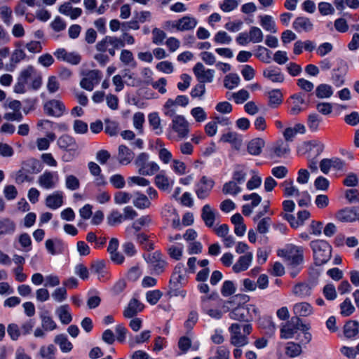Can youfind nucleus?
Returning a JSON list of instances; mask_svg holds the SVG:
<instances>
[{
  "label": "nucleus",
  "mask_w": 359,
  "mask_h": 359,
  "mask_svg": "<svg viewBox=\"0 0 359 359\" xmlns=\"http://www.w3.org/2000/svg\"><path fill=\"white\" fill-rule=\"evenodd\" d=\"M241 191V188L235 182V181H229L226 182L222 187V192L224 194H231L236 196Z\"/></svg>",
  "instance_id": "8fccbe9b"
},
{
  "label": "nucleus",
  "mask_w": 359,
  "mask_h": 359,
  "mask_svg": "<svg viewBox=\"0 0 359 359\" xmlns=\"http://www.w3.org/2000/svg\"><path fill=\"white\" fill-rule=\"evenodd\" d=\"M90 271L97 276V279L100 282H106L111 277L110 273L106 267V262L104 260H97L92 262Z\"/></svg>",
  "instance_id": "a211bd4d"
},
{
  "label": "nucleus",
  "mask_w": 359,
  "mask_h": 359,
  "mask_svg": "<svg viewBox=\"0 0 359 359\" xmlns=\"http://www.w3.org/2000/svg\"><path fill=\"white\" fill-rule=\"evenodd\" d=\"M63 203V195L61 191H55L53 194L48 196L46 198V205L48 208L55 210L60 208Z\"/></svg>",
  "instance_id": "7c9ffc66"
},
{
  "label": "nucleus",
  "mask_w": 359,
  "mask_h": 359,
  "mask_svg": "<svg viewBox=\"0 0 359 359\" xmlns=\"http://www.w3.org/2000/svg\"><path fill=\"white\" fill-rule=\"evenodd\" d=\"M259 326L266 330V333L273 334L276 330V325L271 317L263 318L259 322Z\"/></svg>",
  "instance_id": "69168bd1"
},
{
  "label": "nucleus",
  "mask_w": 359,
  "mask_h": 359,
  "mask_svg": "<svg viewBox=\"0 0 359 359\" xmlns=\"http://www.w3.org/2000/svg\"><path fill=\"white\" fill-rule=\"evenodd\" d=\"M55 313L60 322L64 325H68L72 320V316L70 313V308L68 304H64L57 308Z\"/></svg>",
  "instance_id": "473e14b6"
},
{
  "label": "nucleus",
  "mask_w": 359,
  "mask_h": 359,
  "mask_svg": "<svg viewBox=\"0 0 359 359\" xmlns=\"http://www.w3.org/2000/svg\"><path fill=\"white\" fill-rule=\"evenodd\" d=\"M273 151L278 157H283L290 152V147L287 142H278L273 148Z\"/></svg>",
  "instance_id": "864d4df0"
},
{
  "label": "nucleus",
  "mask_w": 359,
  "mask_h": 359,
  "mask_svg": "<svg viewBox=\"0 0 359 359\" xmlns=\"http://www.w3.org/2000/svg\"><path fill=\"white\" fill-rule=\"evenodd\" d=\"M321 118L317 114H309L307 119V126L311 132H316L319 128Z\"/></svg>",
  "instance_id": "4d7b16f0"
},
{
  "label": "nucleus",
  "mask_w": 359,
  "mask_h": 359,
  "mask_svg": "<svg viewBox=\"0 0 359 359\" xmlns=\"http://www.w3.org/2000/svg\"><path fill=\"white\" fill-rule=\"evenodd\" d=\"M197 24L198 21L195 18L186 15L172 22V28L180 32L189 31L194 29Z\"/></svg>",
  "instance_id": "aec40b11"
},
{
  "label": "nucleus",
  "mask_w": 359,
  "mask_h": 359,
  "mask_svg": "<svg viewBox=\"0 0 359 359\" xmlns=\"http://www.w3.org/2000/svg\"><path fill=\"white\" fill-rule=\"evenodd\" d=\"M323 294L328 301H333L337 297L335 286L331 283L327 284L324 286L323 288Z\"/></svg>",
  "instance_id": "0e129e2a"
},
{
  "label": "nucleus",
  "mask_w": 359,
  "mask_h": 359,
  "mask_svg": "<svg viewBox=\"0 0 359 359\" xmlns=\"http://www.w3.org/2000/svg\"><path fill=\"white\" fill-rule=\"evenodd\" d=\"M54 55L59 60L65 61L74 65L80 63L81 57L79 54L75 52H67L65 48H58L55 53Z\"/></svg>",
  "instance_id": "4be33fe9"
},
{
  "label": "nucleus",
  "mask_w": 359,
  "mask_h": 359,
  "mask_svg": "<svg viewBox=\"0 0 359 359\" xmlns=\"http://www.w3.org/2000/svg\"><path fill=\"white\" fill-rule=\"evenodd\" d=\"M144 305L137 299H132L128 306L123 311V316L125 318H130L135 316L138 312L143 310Z\"/></svg>",
  "instance_id": "bb28decb"
},
{
  "label": "nucleus",
  "mask_w": 359,
  "mask_h": 359,
  "mask_svg": "<svg viewBox=\"0 0 359 359\" xmlns=\"http://www.w3.org/2000/svg\"><path fill=\"white\" fill-rule=\"evenodd\" d=\"M125 46V41L121 38L114 36H105L102 40L99 41L95 48L101 53L108 52L114 57L116 54V50Z\"/></svg>",
  "instance_id": "39448f33"
},
{
  "label": "nucleus",
  "mask_w": 359,
  "mask_h": 359,
  "mask_svg": "<svg viewBox=\"0 0 359 359\" xmlns=\"http://www.w3.org/2000/svg\"><path fill=\"white\" fill-rule=\"evenodd\" d=\"M193 72L199 83H211L214 78V70L206 69L201 62H197L193 68Z\"/></svg>",
  "instance_id": "f3484780"
},
{
  "label": "nucleus",
  "mask_w": 359,
  "mask_h": 359,
  "mask_svg": "<svg viewBox=\"0 0 359 359\" xmlns=\"http://www.w3.org/2000/svg\"><path fill=\"white\" fill-rule=\"evenodd\" d=\"M16 229L15 222L9 218L0 219V237L4 235H12Z\"/></svg>",
  "instance_id": "2f4dec72"
},
{
  "label": "nucleus",
  "mask_w": 359,
  "mask_h": 359,
  "mask_svg": "<svg viewBox=\"0 0 359 359\" xmlns=\"http://www.w3.org/2000/svg\"><path fill=\"white\" fill-rule=\"evenodd\" d=\"M54 341L60 346L62 352L68 353L73 348L72 344L68 340L67 337L65 334H58L55 337Z\"/></svg>",
  "instance_id": "79ce46f5"
},
{
  "label": "nucleus",
  "mask_w": 359,
  "mask_h": 359,
  "mask_svg": "<svg viewBox=\"0 0 359 359\" xmlns=\"http://www.w3.org/2000/svg\"><path fill=\"white\" fill-rule=\"evenodd\" d=\"M146 261L149 264L152 273L156 275L162 273L168 265L167 262L163 259L162 254L158 251L149 254Z\"/></svg>",
  "instance_id": "9b49d317"
},
{
  "label": "nucleus",
  "mask_w": 359,
  "mask_h": 359,
  "mask_svg": "<svg viewBox=\"0 0 359 359\" xmlns=\"http://www.w3.org/2000/svg\"><path fill=\"white\" fill-rule=\"evenodd\" d=\"M168 215H165L166 217H169L167 219L171 222L172 226L174 229L180 228V218L177 211L174 208H169L167 210Z\"/></svg>",
  "instance_id": "5fc2aeb1"
},
{
  "label": "nucleus",
  "mask_w": 359,
  "mask_h": 359,
  "mask_svg": "<svg viewBox=\"0 0 359 359\" xmlns=\"http://www.w3.org/2000/svg\"><path fill=\"white\" fill-rule=\"evenodd\" d=\"M250 41L254 43L262 42L264 38L262 30L257 27H251L249 31Z\"/></svg>",
  "instance_id": "bf43d9fd"
},
{
  "label": "nucleus",
  "mask_w": 359,
  "mask_h": 359,
  "mask_svg": "<svg viewBox=\"0 0 359 359\" xmlns=\"http://www.w3.org/2000/svg\"><path fill=\"white\" fill-rule=\"evenodd\" d=\"M339 306L340 313L344 317L351 316L355 311V307L349 298H346Z\"/></svg>",
  "instance_id": "603ef678"
},
{
  "label": "nucleus",
  "mask_w": 359,
  "mask_h": 359,
  "mask_svg": "<svg viewBox=\"0 0 359 359\" xmlns=\"http://www.w3.org/2000/svg\"><path fill=\"white\" fill-rule=\"evenodd\" d=\"M259 18L260 25L265 30L271 32L272 33L277 32L276 23L271 15H260Z\"/></svg>",
  "instance_id": "c03bdc74"
},
{
  "label": "nucleus",
  "mask_w": 359,
  "mask_h": 359,
  "mask_svg": "<svg viewBox=\"0 0 359 359\" xmlns=\"http://www.w3.org/2000/svg\"><path fill=\"white\" fill-rule=\"evenodd\" d=\"M104 123V132L107 135L110 136H115L118 133V123L114 121H111L109 119H105Z\"/></svg>",
  "instance_id": "052dcab7"
},
{
  "label": "nucleus",
  "mask_w": 359,
  "mask_h": 359,
  "mask_svg": "<svg viewBox=\"0 0 359 359\" xmlns=\"http://www.w3.org/2000/svg\"><path fill=\"white\" fill-rule=\"evenodd\" d=\"M42 327L46 331H52L57 328V324L49 315L48 311H44L40 314Z\"/></svg>",
  "instance_id": "58836bf2"
},
{
  "label": "nucleus",
  "mask_w": 359,
  "mask_h": 359,
  "mask_svg": "<svg viewBox=\"0 0 359 359\" xmlns=\"http://www.w3.org/2000/svg\"><path fill=\"white\" fill-rule=\"evenodd\" d=\"M290 99L292 100L289 110V113L291 115L296 116L307 108L308 102L306 101L304 93L294 94L290 97Z\"/></svg>",
  "instance_id": "dca6fc26"
},
{
  "label": "nucleus",
  "mask_w": 359,
  "mask_h": 359,
  "mask_svg": "<svg viewBox=\"0 0 359 359\" xmlns=\"http://www.w3.org/2000/svg\"><path fill=\"white\" fill-rule=\"evenodd\" d=\"M173 182L166 176L165 171H161L155 177V184L161 190L166 191L170 188Z\"/></svg>",
  "instance_id": "c9c22d12"
},
{
  "label": "nucleus",
  "mask_w": 359,
  "mask_h": 359,
  "mask_svg": "<svg viewBox=\"0 0 359 359\" xmlns=\"http://www.w3.org/2000/svg\"><path fill=\"white\" fill-rule=\"evenodd\" d=\"M137 197L133 201L134 205L139 209L147 208L151 205L148 197L142 194L137 193Z\"/></svg>",
  "instance_id": "13d9d810"
},
{
  "label": "nucleus",
  "mask_w": 359,
  "mask_h": 359,
  "mask_svg": "<svg viewBox=\"0 0 359 359\" xmlns=\"http://www.w3.org/2000/svg\"><path fill=\"white\" fill-rule=\"evenodd\" d=\"M44 111L49 116L60 117L64 114L65 106L60 100H51L44 104Z\"/></svg>",
  "instance_id": "412c9836"
},
{
  "label": "nucleus",
  "mask_w": 359,
  "mask_h": 359,
  "mask_svg": "<svg viewBox=\"0 0 359 359\" xmlns=\"http://www.w3.org/2000/svg\"><path fill=\"white\" fill-rule=\"evenodd\" d=\"M22 168L30 174L38 173L41 170L40 162L34 158L29 159L25 161L23 164Z\"/></svg>",
  "instance_id": "de8ad7c7"
},
{
  "label": "nucleus",
  "mask_w": 359,
  "mask_h": 359,
  "mask_svg": "<svg viewBox=\"0 0 359 359\" xmlns=\"http://www.w3.org/2000/svg\"><path fill=\"white\" fill-rule=\"evenodd\" d=\"M293 313L297 317H306L311 315L313 312L312 306L306 302L296 303L293 306Z\"/></svg>",
  "instance_id": "c85d7f7f"
},
{
  "label": "nucleus",
  "mask_w": 359,
  "mask_h": 359,
  "mask_svg": "<svg viewBox=\"0 0 359 359\" xmlns=\"http://www.w3.org/2000/svg\"><path fill=\"white\" fill-rule=\"evenodd\" d=\"M149 123L150 126L154 130H155V133L156 135H160L162 133V128L161 127V119L157 113H151L149 116Z\"/></svg>",
  "instance_id": "09e8293b"
},
{
  "label": "nucleus",
  "mask_w": 359,
  "mask_h": 359,
  "mask_svg": "<svg viewBox=\"0 0 359 359\" xmlns=\"http://www.w3.org/2000/svg\"><path fill=\"white\" fill-rule=\"evenodd\" d=\"M57 145L61 149L68 151H75L78 149V144L76 140L68 135L60 136L57 140Z\"/></svg>",
  "instance_id": "b1692460"
},
{
  "label": "nucleus",
  "mask_w": 359,
  "mask_h": 359,
  "mask_svg": "<svg viewBox=\"0 0 359 359\" xmlns=\"http://www.w3.org/2000/svg\"><path fill=\"white\" fill-rule=\"evenodd\" d=\"M190 113L196 122H203L207 119V114L201 107L193 108Z\"/></svg>",
  "instance_id": "338daca9"
},
{
  "label": "nucleus",
  "mask_w": 359,
  "mask_h": 359,
  "mask_svg": "<svg viewBox=\"0 0 359 359\" xmlns=\"http://www.w3.org/2000/svg\"><path fill=\"white\" fill-rule=\"evenodd\" d=\"M189 104V98L186 95H177L175 100L168 99L163 107V111L165 116L168 117L174 116L176 113L177 106L186 107Z\"/></svg>",
  "instance_id": "ddd939ff"
},
{
  "label": "nucleus",
  "mask_w": 359,
  "mask_h": 359,
  "mask_svg": "<svg viewBox=\"0 0 359 359\" xmlns=\"http://www.w3.org/2000/svg\"><path fill=\"white\" fill-rule=\"evenodd\" d=\"M292 27L297 32H309L313 28V24L307 18L298 17L293 22Z\"/></svg>",
  "instance_id": "72a5a7b5"
},
{
  "label": "nucleus",
  "mask_w": 359,
  "mask_h": 359,
  "mask_svg": "<svg viewBox=\"0 0 359 359\" xmlns=\"http://www.w3.org/2000/svg\"><path fill=\"white\" fill-rule=\"evenodd\" d=\"M259 314V309L255 305H241L239 302L238 305L230 311L229 317L235 320L250 323Z\"/></svg>",
  "instance_id": "7ed1b4c3"
},
{
  "label": "nucleus",
  "mask_w": 359,
  "mask_h": 359,
  "mask_svg": "<svg viewBox=\"0 0 359 359\" xmlns=\"http://www.w3.org/2000/svg\"><path fill=\"white\" fill-rule=\"evenodd\" d=\"M172 123L170 128L172 131L177 133L180 139H183L187 137L189 133V123L182 115H176L172 116Z\"/></svg>",
  "instance_id": "9d476101"
},
{
  "label": "nucleus",
  "mask_w": 359,
  "mask_h": 359,
  "mask_svg": "<svg viewBox=\"0 0 359 359\" xmlns=\"http://www.w3.org/2000/svg\"><path fill=\"white\" fill-rule=\"evenodd\" d=\"M162 296L163 292L159 290H150L146 293L147 301L151 305L156 304Z\"/></svg>",
  "instance_id": "774afa93"
},
{
  "label": "nucleus",
  "mask_w": 359,
  "mask_h": 359,
  "mask_svg": "<svg viewBox=\"0 0 359 359\" xmlns=\"http://www.w3.org/2000/svg\"><path fill=\"white\" fill-rule=\"evenodd\" d=\"M284 257L288 266H301L304 260L303 249L300 247L292 246L285 251Z\"/></svg>",
  "instance_id": "4468645a"
},
{
  "label": "nucleus",
  "mask_w": 359,
  "mask_h": 359,
  "mask_svg": "<svg viewBox=\"0 0 359 359\" xmlns=\"http://www.w3.org/2000/svg\"><path fill=\"white\" fill-rule=\"evenodd\" d=\"M280 186L284 188V194L287 196L299 195V191L297 188L293 186V181L292 180H285Z\"/></svg>",
  "instance_id": "3c124183"
},
{
  "label": "nucleus",
  "mask_w": 359,
  "mask_h": 359,
  "mask_svg": "<svg viewBox=\"0 0 359 359\" xmlns=\"http://www.w3.org/2000/svg\"><path fill=\"white\" fill-rule=\"evenodd\" d=\"M59 181V177L56 172L45 171L39 176L38 182L39 185L46 189H51L56 187Z\"/></svg>",
  "instance_id": "6ab92c4d"
},
{
  "label": "nucleus",
  "mask_w": 359,
  "mask_h": 359,
  "mask_svg": "<svg viewBox=\"0 0 359 359\" xmlns=\"http://www.w3.org/2000/svg\"><path fill=\"white\" fill-rule=\"evenodd\" d=\"M18 48L14 50L10 57V62L6 65V69L9 72H13L18 63L24 60L26 57L25 51L17 45Z\"/></svg>",
  "instance_id": "5701e85b"
},
{
  "label": "nucleus",
  "mask_w": 359,
  "mask_h": 359,
  "mask_svg": "<svg viewBox=\"0 0 359 359\" xmlns=\"http://www.w3.org/2000/svg\"><path fill=\"white\" fill-rule=\"evenodd\" d=\"M217 215V212L209 204H206L202 208L201 218L209 228L213 226Z\"/></svg>",
  "instance_id": "a878e982"
},
{
  "label": "nucleus",
  "mask_w": 359,
  "mask_h": 359,
  "mask_svg": "<svg viewBox=\"0 0 359 359\" xmlns=\"http://www.w3.org/2000/svg\"><path fill=\"white\" fill-rule=\"evenodd\" d=\"M240 78L236 74H229L226 75L224 80V87L228 89H233L238 85Z\"/></svg>",
  "instance_id": "680f3d73"
},
{
  "label": "nucleus",
  "mask_w": 359,
  "mask_h": 359,
  "mask_svg": "<svg viewBox=\"0 0 359 359\" xmlns=\"http://www.w3.org/2000/svg\"><path fill=\"white\" fill-rule=\"evenodd\" d=\"M265 142L262 138H255L249 142L247 146L248 151L251 155L257 156L262 152Z\"/></svg>",
  "instance_id": "e433bc0d"
},
{
  "label": "nucleus",
  "mask_w": 359,
  "mask_h": 359,
  "mask_svg": "<svg viewBox=\"0 0 359 359\" xmlns=\"http://www.w3.org/2000/svg\"><path fill=\"white\" fill-rule=\"evenodd\" d=\"M315 93L316 97L318 98H328L332 95L333 89L331 86L322 83L316 87Z\"/></svg>",
  "instance_id": "a18cd8bd"
},
{
  "label": "nucleus",
  "mask_w": 359,
  "mask_h": 359,
  "mask_svg": "<svg viewBox=\"0 0 359 359\" xmlns=\"http://www.w3.org/2000/svg\"><path fill=\"white\" fill-rule=\"evenodd\" d=\"M151 332L149 330H144L140 334L134 337H131L128 341V344L130 348H134L136 345L140 344L147 341L151 337Z\"/></svg>",
  "instance_id": "37998d69"
},
{
  "label": "nucleus",
  "mask_w": 359,
  "mask_h": 359,
  "mask_svg": "<svg viewBox=\"0 0 359 359\" xmlns=\"http://www.w3.org/2000/svg\"><path fill=\"white\" fill-rule=\"evenodd\" d=\"M42 85L41 74L32 65H28L22 69L17 78V81L13 86L15 93H25L27 89L36 90Z\"/></svg>",
  "instance_id": "f257e3e1"
},
{
  "label": "nucleus",
  "mask_w": 359,
  "mask_h": 359,
  "mask_svg": "<svg viewBox=\"0 0 359 359\" xmlns=\"http://www.w3.org/2000/svg\"><path fill=\"white\" fill-rule=\"evenodd\" d=\"M214 185L215 182L212 179L203 176L195 185V193L198 198L201 200L207 198L210 196Z\"/></svg>",
  "instance_id": "f8f14e48"
},
{
  "label": "nucleus",
  "mask_w": 359,
  "mask_h": 359,
  "mask_svg": "<svg viewBox=\"0 0 359 359\" xmlns=\"http://www.w3.org/2000/svg\"><path fill=\"white\" fill-rule=\"evenodd\" d=\"M263 75L272 82L282 83L285 79L284 75L280 69L276 67L268 68L264 70Z\"/></svg>",
  "instance_id": "f704fd0d"
},
{
  "label": "nucleus",
  "mask_w": 359,
  "mask_h": 359,
  "mask_svg": "<svg viewBox=\"0 0 359 359\" xmlns=\"http://www.w3.org/2000/svg\"><path fill=\"white\" fill-rule=\"evenodd\" d=\"M252 252H247L245 255L241 256L235 264L233 265V271L235 273L246 271L252 261Z\"/></svg>",
  "instance_id": "393cba45"
},
{
  "label": "nucleus",
  "mask_w": 359,
  "mask_h": 359,
  "mask_svg": "<svg viewBox=\"0 0 359 359\" xmlns=\"http://www.w3.org/2000/svg\"><path fill=\"white\" fill-rule=\"evenodd\" d=\"M318 285L317 279H308L296 283L292 288V293L300 299H306L312 294L313 290Z\"/></svg>",
  "instance_id": "1a4fd4ad"
},
{
  "label": "nucleus",
  "mask_w": 359,
  "mask_h": 359,
  "mask_svg": "<svg viewBox=\"0 0 359 359\" xmlns=\"http://www.w3.org/2000/svg\"><path fill=\"white\" fill-rule=\"evenodd\" d=\"M309 329L310 326L304 324L300 318L294 316L280 328V338L290 339L298 330H309Z\"/></svg>",
  "instance_id": "0eeeda50"
},
{
  "label": "nucleus",
  "mask_w": 359,
  "mask_h": 359,
  "mask_svg": "<svg viewBox=\"0 0 359 359\" xmlns=\"http://www.w3.org/2000/svg\"><path fill=\"white\" fill-rule=\"evenodd\" d=\"M302 353V347L299 344L294 342H288L285 347V353L290 358H294L299 355Z\"/></svg>",
  "instance_id": "6e6d98bb"
},
{
  "label": "nucleus",
  "mask_w": 359,
  "mask_h": 359,
  "mask_svg": "<svg viewBox=\"0 0 359 359\" xmlns=\"http://www.w3.org/2000/svg\"><path fill=\"white\" fill-rule=\"evenodd\" d=\"M149 155L142 152L135 160V165L138 168V173L141 175L151 176L157 172L160 167L154 161H149Z\"/></svg>",
  "instance_id": "423d86ee"
},
{
  "label": "nucleus",
  "mask_w": 359,
  "mask_h": 359,
  "mask_svg": "<svg viewBox=\"0 0 359 359\" xmlns=\"http://www.w3.org/2000/svg\"><path fill=\"white\" fill-rule=\"evenodd\" d=\"M336 217L339 221L342 222H350L355 219V214L348 209L339 211Z\"/></svg>",
  "instance_id": "e2e57ef3"
},
{
  "label": "nucleus",
  "mask_w": 359,
  "mask_h": 359,
  "mask_svg": "<svg viewBox=\"0 0 359 359\" xmlns=\"http://www.w3.org/2000/svg\"><path fill=\"white\" fill-rule=\"evenodd\" d=\"M58 11L60 13L69 16L72 20L80 17L83 12L80 8H73L70 2H65L60 5Z\"/></svg>",
  "instance_id": "cd10ccee"
},
{
  "label": "nucleus",
  "mask_w": 359,
  "mask_h": 359,
  "mask_svg": "<svg viewBox=\"0 0 359 359\" xmlns=\"http://www.w3.org/2000/svg\"><path fill=\"white\" fill-rule=\"evenodd\" d=\"M313 250V257L318 265L327 262L331 257L332 247L325 241L316 240L310 243Z\"/></svg>",
  "instance_id": "20e7f679"
},
{
  "label": "nucleus",
  "mask_w": 359,
  "mask_h": 359,
  "mask_svg": "<svg viewBox=\"0 0 359 359\" xmlns=\"http://www.w3.org/2000/svg\"><path fill=\"white\" fill-rule=\"evenodd\" d=\"M46 248L51 255H56L62 252L63 243L60 239H48L45 243Z\"/></svg>",
  "instance_id": "4c0bfd02"
},
{
  "label": "nucleus",
  "mask_w": 359,
  "mask_h": 359,
  "mask_svg": "<svg viewBox=\"0 0 359 359\" xmlns=\"http://www.w3.org/2000/svg\"><path fill=\"white\" fill-rule=\"evenodd\" d=\"M359 332V323L357 321L349 320L344 327V333L347 338H353Z\"/></svg>",
  "instance_id": "ea45409f"
},
{
  "label": "nucleus",
  "mask_w": 359,
  "mask_h": 359,
  "mask_svg": "<svg viewBox=\"0 0 359 359\" xmlns=\"http://www.w3.org/2000/svg\"><path fill=\"white\" fill-rule=\"evenodd\" d=\"M102 76V72L98 69L89 71L86 76L80 82L82 88L88 91H92L95 85H97Z\"/></svg>",
  "instance_id": "2eb2a0df"
},
{
  "label": "nucleus",
  "mask_w": 359,
  "mask_h": 359,
  "mask_svg": "<svg viewBox=\"0 0 359 359\" xmlns=\"http://www.w3.org/2000/svg\"><path fill=\"white\" fill-rule=\"evenodd\" d=\"M187 269L182 263H178L172 272L169 281L170 288L177 290L181 287L184 286L188 283L189 276Z\"/></svg>",
  "instance_id": "6e6552de"
},
{
  "label": "nucleus",
  "mask_w": 359,
  "mask_h": 359,
  "mask_svg": "<svg viewBox=\"0 0 359 359\" xmlns=\"http://www.w3.org/2000/svg\"><path fill=\"white\" fill-rule=\"evenodd\" d=\"M283 102V94L278 89H274L269 92V105L276 108Z\"/></svg>",
  "instance_id": "a19ab883"
},
{
  "label": "nucleus",
  "mask_w": 359,
  "mask_h": 359,
  "mask_svg": "<svg viewBox=\"0 0 359 359\" xmlns=\"http://www.w3.org/2000/svg\"><path fill=\"white\" fill-rule=\"evenodd\" d=\"M134 158L133 151L126 145L121 144L118 149V160L123 165L129 164Z\"/></svg>",
  "instance_id": "c756f323"
},
{
  "label": "nucleus",
  "mask_w": 359,
  "mask_h": 359,
  "mask_svg": "<svg viewBox=\"0 0 359 359\" xmlns=\"http://www.w3.org/2000/svg\"><path fill=\"white\" fill-rule=\"evenodd\" d=\"M250 323H233L229 327L230 343L236 347H241L249 343L248 335L252 332Z\"/></svg>",
  "instance_id": "f03ea898"
},
{
  "label": "nucleus",
  "mask_w": 359,
  "mask_h": 359,
  "mask_svg": "<svg viewBox=\"0 0 359 359\" xmlns=\"http://www.w3.org/2000/svg\"><path fill=\"white\" fill-rule=\"evenodd\" d=\"M120 60L125 65L130 66L133 68H135L137 66V62L135 60L133 54L129 50L123 49L121 50Z\"/></svg>",
  "instance_id": "49530a36"
}]
</instances>
